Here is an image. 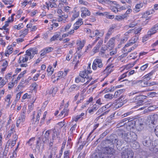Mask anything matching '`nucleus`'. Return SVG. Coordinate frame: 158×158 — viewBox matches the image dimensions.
<instances>
[{"mask_svg": "<svg viewBox=\"0 0 158 158\" xmlns=\"http://www.w3.org/2000/svg\"><path fill=\"white\" fill-rule=\"evenodd\" d=\"M52 153H47L46 154L44 155L43 158H52Z\"/></svg>", "mask_w": 158, "mask_h": 158, "instance_id": "13d9d810", "label": "nucleus"}, {"mask_svg": "<svg viewBox=\"0 0 158 158\" xmlns=\"http://www.w3.org/2000/svg\"><path fill=\"white\" fill-rule=\"evenodd\" d=\"M85 41L84 40L81 41L80 40H77V52L79 53L85 45Z\"/></svg>", "mask_w": 158, "mask_h": 158, "instance_id": "0eeeda50", "label": "nucleus"}, {"mask_svg": "<svg viewBox=\"0 0 158 158\" xmlns=\"http://www.w3.org/2000/svg\"><path fill=\"white\" fill-rule=\"evenodd\" d=\"M114 90V87L111 86L110 88H106L103 90V92L105 93L108 92H112Z\"/></svg>", "mask_w": 158, "mask_h": 158, "instance_id": "4c0bfd02", "label": "nucleus"}, {"mask_svg": "<svg viewBox=\"0 0 158 158\" xmlns=\"http://www.w3.org/2000/svg\"><path fill=\"white\" fill-rule=\"evenodd\" d=\"M60 36V34H58L57 33H55L53 36L51 38L50 40V41L57 40Z\"/></svg>", "mask_w": 158, "mask_h": 158, "instance_id": "72a5a7b5", "label": "nucleus"}, {"mask_svg": "<svg viewBox=\"0 0 158 158\" xmlns=\"http://www.w3.org/2000/svg\"><path fill=\"white\" fill-rule=\"evenodd\" d=\"M78 2L79 5H83L86 6L89 4L88 2L84 0H79Z\"/></svg>", "mask_w": 158, "mask_h": 158, "instance_id": "a18cd8bd", "label": "nucleus"}, {"mask_svg": "<svg viewBox=\"0 0 158 158\" xmlns=\"http://www.w3.org/2000/svg\"><path fill=\"white\" fill-rule=\"evenodd\" d=\"M104 98L108 100H110L114 98V95L111 94H105L104 96Z\"/></svg>", "mask_w": 158, "mask_h": 158, "instance_id": "c03bdc74", "label": "nucleus"}, {"mask_svg": "<svg viewBox=\"0 0 158 158\" xmlns=\"http://www.w3.org/2000/svg\"><path fill=\"white\" fill-rule=\"evenodd\" d=\"M2 66L5 68H6L8 65V62L7 61L3 60L2 61Z\"/></svg>", "mask_w": 158, "mask_h": 158, "instance_id": "0e129e2a", "label": "nucleus"}, {"mask_svg": "<svg viewBox=\"0 0 158 158\" xmlns=\"http://www.w3.org/2000/svg\"><path fill=\"white\" fill-rule=\"evenodd\" d=\"M148 64H145L141 67L139 69V72L144 71L148 68Z\"/></svg>", "mask_w": 158, "mask_h": 158, "instance_id": "8fccbe9b", "label": "nucleus"}, {"mask_svg": "<svg viewBox=\"0 0 158 158\" xmlns=\"http://www.w3.org/2000/svg\"><path fill=\"white\" fill-rule=\"evenodd\" d=\"M108 48L105 45H102V47L100 52L99 53L100 55L103 57H106V51Z\"/></svg>", "mask_w": 158, "mask_h": 158, "instance_id": "f8f14e48", "label": "nucleus"}, {"mask_svg": "<svg viewBox=\"0 0 158 158\" xmlns=\"http://www.w3.org/2000/svg\"><path fill=\"white\" fill-rule=\"evenodd\" d=\"M41 111L40 110H39L37 112V115L36 116V118L35 122V124H37L38 123L39 120L40 118V116L41 115Z\"/></svg>", "mask_w": 158, "mask_h": 158, "instance_id": "7c9ffc66", "label": "nucleus"}, {"mask_svg": "<svg viewBox=\"0 0 158 158\" xmlns=\"http://www.w3.org/2000/svg\"><path fill=\"white\" fill-rule=\"evenodd\" d=\"M139 82L141 84V85L142 87H145L148 86V81H143L140 80Z\"/></svg>", "mask_w": 158, "mask_h": 158, "instance_id": "3c124183", "label": "nucleus"}, {"mask_svg": "<svg viewBox=\"0 0 158 158\" xmlns=\"http://www.w3.org/2000/svg\"><path fill=\"white\" fill-rule=\"evenodd\" d=\"M9 23L8 22L6 21L5 22L4 25L2 27H0V30H2L3 29L7 28L6 27L8 26Z\"/></svg>", "mask_w": 158, "mask_h": 158, "instance_id": "052dcab7", "label": "nucleus"}, {"mask_svg": "<svg viewBox=\"0 0 158 158\" xmlns=\"http://www.w3.org/2000/svg\"><path fill=\"white\" fill-rule=\"evenodd\" d=\"M136 52H134L133 53H132L130 55H129V56L128 57V58H130V59H135V58H136Z\"/></svg>", "mask_w": 158, "mask_h": 158, "instance_id": "de8ad7c7", "label": "nucleus"}, {"mask_svg": "<svg viewBox=\"0 0 158 158\" xmlns=\"http://www.w3.org/2000/svg\"><path fill=\"white\" fill-rule=\"evenodd\" d=\"M132 147L134 149H136L139 147V144L138 143L136 140L135 142H134L133 143H131L130 144Z\"/></svg>", "mask_w": 158, "mask_h": 158, "instance_id": "e433bc0d", "label": "nucleus"}, {"mask_svg": "<svg viewBox=\"0 0 158 158\" xmlns=\"http://www.w3.org/2000/svg\"><path fill=\"white\" fill-rule=\"evenodd\" d=\"M99 107V106L96 104L94 105L91 109L89 110V113L90 114H92Z\"/></svg>", "mask_w": 158, "mask_h": 158, "instance_id": "bb28decb", "label": "nucleus"}, {"mask_svg": "<svg viewBox=\"0 0 158 158\" xmlns=\"http://www.w3.org/2000/svg\"><path fill=\"white\" fill-rule=\"evenodd\" d=\"M14 84L13 82H10L8 84V88L9 89H11L14 86Z\"/></svg>", "mask_w": 158, "mask_h": 158, "instance_id": "774afa93", "label": "nucleus"}, {"mask_svg": "<svg viewBox=\"0 0 158 158\" xmlns=\"http://www.w3.org/2000/svg\"><path fill=\"white\" fill-rule=\"evenodd\" d=\"M88 73H89L85 69L84 70L80 72L79 76L83 78L84 79H87V77H88Z\"/></svg>", "mask_w": 158, "mask_h": 158, "instance_id": "6ab92c4d", "label": "nucleus"}, {"mask_svg": "<svg viewBox=\"0 0 158 158\" xmlns=\"http://www.w3.org/2000/svg\"><path fill=\"white\" fill-rule=\"evenodd\" d=\"M64 158H69V150L66 151L64 153Z\"/></svg>", "mask_w": 158, "mask_h": 158, "instance_id": "5fc2aeb1", "label": "nucleus"}, {"mask_svg": "<svg viewBox=\"0 0 158 158\" xmlns=\"http://www.w3.org/2000/svg\"><path fill=\"white\" fill-rule=\"evenodd\" d=\"M13 51V48L11 45L8 46L6 48L5 53V55L6 56H8L9 55L11 54Z\"/></svg>", "mask_w": 158, "mask_h": 158, "instance_id": "aec40b11", "label": "nucleus"}, {"mask_svg": "<svg viewBox=\"0 0 158 158\" xmlns=\"http://www.w3.org/2000/svg\"><path fill=\"white\" fill-rule=\"evenodd\" d=\"M68 72V70L63 71H59L57 74L59 78H64L67 74Z\"/></svg>", "mask_w": 158, "mask_h": 158, "instance_id": "412c9836", "label": "nucleus"}, {"mask_svg": "<svg viewBox=\"0 0 158 158\" xmlns=\"http://www.w3.org/2000/svg\"><path fill=\"white\" fill-rule=\"evenodd\" d=\"M74 33V31L73 30H71L69 31L68 33H64L62 35V38H64L66 37H68L69 35H73Z\"/></svg>", "mask_w": 158, "mask_h": 158, "instance_id": "c756f323", "label": "nucleus"}, {"mask_svg": "<svg viewBox=\"0 0 158 158\" xmlns=\"http://www.w3.org/2000/svg\"><path fill=\"white\" fill-rule=\"evenodd\" d=\"M12 96L11 94H8L6 95L5 98V103H6L7 105H9L11 103L12 101L10 100Z\"/></svg>", "mask_w": 158, "mask_h": 158, "instance_id": "5701e85b", "label": "nucleus"}, {"mask_svg": "<svg viewBox=\"0 0 158 158\" xmlns=\"http://www.w3.org/2000/svg\"><path fill=\"white\" fill-rule=\"evenodd\" d=\"M0 88H2L7 82L2 77H0Z\"/></svg>", "mask_w": 158, "mask_h": 158, "instance_id": "ea45409f", "label": "nucleus"}, {"mask_svg": "<svg viewBox=\"0 0 158 158\" xmlns=\"http://www.w3.org/2000/svg\"><path fill=\"white\" fill-rule=\"evenodd\" d=\"M148 119L149 123L154 124L155 122L158 119V115L157 114L150 115L148 116Z\"/></svg>", "mask_w": 158, "mask_h": 158, "instance_id": "6e6552de", "label": "nucleus"}, {"mask_svg": "<svg viewBox=\"0 0 158 158\" xmlns=\"http://www.w3.org/2000/svg\"><path fill=\"white\" fill-rule=\"evenodd\" d=\"M100 33L99 31L98 30L92 31H91L90 35L89 36L91 38L94 37L96 35H100Z\"/></svg>", "mask_w": 158, "mask_h": 158, "instance_id": "b1692460", "label": "nucleus"}, {"mask_svg": "<svg viewBox=\"0 0 158 158\" xmlns=\"http://www.w3.org/2000/svg\"><path fill=\"white\" fill-rule=\"evenodd\" d=\"M158 29V25H155L150 29L148 32V35L151 36V35L154 34L156 32V31Z\"/></svg>", "mask_w": 158, "mask_h": 158, "instance_id": "9b49d317", "label": "nucleus"}, {"mask_svg": "<svg viewBox=\"0 0 158 158\" xmlns=\"http://www.w3.org/2000/svg\"><path fill=\"white\" fill-rule=\"evenodd\" d=\"M79 15V11L76 10V8H74L73 11V15L71 18L72 21L74 20L75 19L77 18Z\"/></svg>", "mask_w": 158, "mask_h": 158, "instance_id": "a211bd4d", "label": "nucleus"}, {"mask_svg": "<svg viewBox=\"0 0 158 158\" xmlns=\"http://www.w3.org/2000/svg\"><path fill=\"white\" fill-rule=\"evenodd\" d=\"M143 3L141 2L136 4L133 9V12L134 13H136L139 12L140 10V9L143 7Z\"/></svg>", "mask_w": 158, "mask_h": 158, "instance_id": "9d476101", "label": "nucleus"}, {"mask_svg": "<svg viewBox=\"0 0 158 158\" xmlns=\"http://www.w3.org/2000/svg\"><path fill=\"white\" fill-rule=\"evenodd\" d=\"M112 141L114 142V143H116L117 145L120 146L122 144V143L120 141H118V139H114L112 140Z\"/></svg>", "mask_w": 158, "mask_h": 158, "instance_id": "6e6d98bb", "label": "nucleus"}, {"mask_svg": "<svg viewBox=\"0 0 158 158\" xmlns=\"http://www.w3.org/2000/svg\"><path fill=\"white\" fill-rule=\"evenodd\" d=\"M51 131V130L47 131L44 135V137L45 138V141H47L48 140L49 138V134Z\"/></svg>", "mask_w": 158, "mask_h": 158, "instance_id": "473e14b6", "label": "nucleus"}, {"mask_svg": "<svg viewBox=\"0 0 158 158\" xmlns=\"http://www.w3.org/2000/svg\"><path fill=\"white\" fill-rule=\"evenodd\" d=\"M81 118V117L79 115H78L76 116L73 117V121L77 122L78 120L80 119Z\"/></svg>", "mask_w": 158, "mask_h": 158, "instance_id": "680f3d73", "label": "nucleus"}, {"mask_svg": "<svg viewBox=\"0 0 158 158\" xmlns=\"http://www.w3.org/2000/svg\"><path fill=\"white\" fill-rule=\"evenodd\" d=\"M47 72L49 75H51L54 72V69L51 66L49 65L48 66L47 68Z\"/></svg>", "mask_w": 158, "mask_h": 158, "instance_id": "58836bf2", "label": "nucleus"}, {"mask_svg": "<svg viewBox=\"0 0 158 158\" xmlns=\"http://www.w3.org/2000/svg\"><path fill=\"white\" fill-rule=\"evenodd\" d=\"M68 17V16L65 15H61L59 16L58 17L57 19V21L58 22H61L64 20L63 17L64 18H67Z\"/></svg>", "mask_w": 158, "mask_h": 158, "instance_id": "37998d69", "label": "nucleus"}, {"mask_svg": "<svg viewBox=\"0 0 158 158\" xmlns=\"http://www.w3.org/2000/svg\"><path fill=\"white\" fill-rule=\"evenodd\" d=\"M113 144L111 147H106L103 149V153H97L91 158H109L111 157L115 153V150Z\"/></svg>", "mask_w": 158, "mask_h": 158, "instance_id": "f257e3e1", "label": "nucleus"}, {"mask_svg": "<svg viewBox=\"0 0 158 158\" xmlns=\"http://www.w3.org/2000/svg\"><path fill=\"white\" fill-rule=\"evenodd\" d=\"M12 72H10V73H7L5 76V78L7 82H8L9 81H10L11 79L12 78ZM15 76V75H14L13 76V77H14Z\"/></svg>", "mask_w": 158, "mask_h": 158, "instance_id": "cd10ccee", "label": "nucleus"}, {"mask_svg": "<svg viewBox=\"0 0 158 158\" xmlns=\"http://www.w3.org/2000/svg\"><path fill=\"white\" fill-rule=\"evenodd\" d=\"M85 81V79H84L83 78L81 77L80 76L76 77L75 79V81L77 83H78L80 82H83Z\"/></svg>", "mask_w": 158, "mask_h": 158, "instance_id": "79ce46f5", "label": "nucleus"}, {"mask_svg": "<svg viewBox=\"0 0 158 158\" xmlns=\"http://www.w3.org/2000/svg\"><path fill=\"white\" fill-rule=\"evenodd\" d=\"M112 67L111 65H108L103 70V74H105L106 77L108 76L112 72Z\"/></svg>", "mask_w": 158, "mask_h": 158, "instance_id": "2eb2a0df", "label": "nucleus"}, {"mask_svg": "<svg viewBox=\"0 0 158 158\" xmlns=\"http://www.w3.org/2000/svg\"><path fill=\"white\" fill-rule=\"evenodd\" d=\"M27 34V30L25 29L20 33V42L24 41V39H23L22 37H23Z\"/></svg>", "mask_w": 158, "mask_h": 158, "instance_id": "2f4dec72", "label": "nucleus"}, {"mask_svg": "<svg viewBox=\"0 0 158 158\" xmlns=\"http://www.w3.org/2000/svg\"><path fill=\"white\" fill-rule=\"evenodd\" d=\"M114 104H112L111 103H109L108 104L106 105L105 106H103L100 108L98 110V112H102L105 111L106 110H108V109L112 106H114Z\"/></svg>", "mask_w": 158, "mask_h": 158, "instance_id": "ddd939ff", "label": "nucleus"}, {"mask_svg": "<svg viewBox=\"0 0 158 158\" xmlns=\"http://www.w3.org/2000/svg\"><path fill=\"white\" fill-rule=\"evenodd\" d=\"M154 72L153 71H151L150 72L146 75L144 77L145 78L148 80H149L151 79L154 73Z\"/></svg>", "mask_w": 158, "mask_h": 158, "instance_id": "f704fd0d", "label": "nucleus"}, {"mask_svg": "<svg viewBox=\"0 0 158 158\" xmlns=\"http://www.w3.org/2000/svg\"><path fill=\"white\" fill-rule=\"evenodd\" d=\"M137 45L135 44L131 48L128 50L127 51V53L130 52H131L133 50L137 47Z\"/></svg>", "mask_w": 158, "mask_h": 158, "instance_id": "bf43d9fd", "label": "nucleus"}, {"mask_svg": "<svg viewBox=\"0 0 158 158\" xmlns=\"http://www.w3.org/2000/svg\"><path fill=\"white\" fill-rule=\"evenodd\" d=\"M134 65V64H129L125 65L122 68H123V70L125 69H128L130 68L133 67Z\"/></svg>", "mask_w": 158, "mask_h": 158, "instance_id": "49530a36", "label": "nucleus"}, {"mask_svg": "<svg viewBox=\"0 0 158 158\" xmlns=\"http://www.w3.org/2000/svg\"><path fill=\"white\" fill-rule=\"evenodd\" d=\"M71 8L68 6H64L63 8V10L65 12H68L71 10Z\"/></svg>", "mask_w": 158, "mask_h": 158, "instance_id": "4d7b16f0", "label": "nucleus"}, {"mask_svg": "<svg viewBox=\"0 0 158 158\" xmlns=\"http://www.w3.org/2000/svg\"><path fill=\"white\" fill-rule=\"evenodd\" d=\"M68 114V110L67 109V106H66V105L64 106V109L63 110H62L60 114H59V115L60 116H62L63 114H64V116H67Z\"/></svg>", "mask_w": 158, "mask_h": 158, "instance_id": "4be33fe9", "label": "nucleus"}, {"mask_svg": "<svg viewBox=\"0 0 158 158\" xmlns=\"http://www.w3.org/2000/svg\"><path fill=\"white\" fill-rule=\"evenodd\" d=\"M7 154L6 153L3 152L2 153L0 154V158H6Z\"/></svg>", "mask_w": 158, "mask_h": 158, "instance_id": "338daca9", "label": "nucleus"}, {"mask_svg": "<svg viewBox=\"0 0 158 158\" xmlns=\"http://www.w3.org/2000/svg\"><path fill=\"white\" fill-rule=\"evenodd\" d=\"M26 54L23 57L22 61L23 62H27L28 60V56L30 57V59L32 58L35 54L37 53V51L36 49L32 48L29 49L26 52Z\"/></svg>", "mask_w": 158, "mask_h": 158, "instance_id": "7ed1b4c3", "label": "nucleus"}, {"mask_svg": "<svg viewBox=\"0 0 158 158\" xmlns=\"http://www.w3.org/2000/svg\"><path fill=\"white\" fill-rule=\"evenodd\" d=\"M129 7L131 8V7L130 6L126 5L122 6H120L119 5V7H118V8L119 9V11H120L121 10H125Z\"/></svg>", "mask_w": 158, "mask_h": 158, "instance_id": "c9c22d12", "label": "nucleus"}, {"mask_svg": "<svg viewBox=\"0 0 158 158\" xmlns=\"http://www.w3.org/2000/svg\"><path fill=\"white\" fill-rule=\"evenodd\" d=\"M128 76L127 73L126 72L124 73L121 75L118 78V80L119 81H120L121 80L125 78Z\"/></svg>", "mask_w": 158, "mask_h": 158, "instance_id": "603ef678", "label": "nucleus"}, {"mask_svg": "<svg viewBox=\"0 0 158 158\" xmlns=\"http://www.w3.org/2000/svg\"><path fill=\"white\" fill-rule=\"evenodd\" d=\"M80 10L81 12V15L82 18H85L86 16H89L90 15V12L85 7H81Z\"/></svg>", "mask_w": 158, "mask_h": 158, "instance_id": "423d86ee", "label": "nucleus"}, {"mask_svg": "<svg viewBox=\"0 0 158 158\" xmlns=\"http://www.w3.org/2000/svg\"><path fill=\"white\" fill-rule=\"evenodd\" d=\"M72 25V23H69L66 25L62 27L60 31V32H64L68 31L71 27Z\"/></svg>", "mask_w": 158, "mask_h": 158, "instance_id": "f3484780", "label": "nucleus"}, {"mask_svg": "<svg viewBox=\"0 0 158 158\" xmlns=\"http://www.w3.org/2000/svg\"><path fill=\"white\" fill-rule=\"evenodd\" d=\"M115 40V38L113 37L110 39L107 43V47L110 50H111L114 47Z\"/></svg>", "mask_w": 158, "mask_h": 158, "instance_id": "4468645a", "label": "nucleus"}, {"mask_svg": "<svg viewBox=\"0 0 158 158\" xmlns=\"http://www.w3.org/2000/svg\"><path fill=\"white\" fill-rule=\"evenodd\" d=\"M103 66V64L102 60L100 59H95L93 63L92 69L94 70H98L99 69H101Z\"/></svg>", "mask_w": 158, "mask_h": 158, "instance_id": "20e7f679", "label": "nucleus"}, {"mask_svg": "<svg viewBox=\"0 0 158 158\" xmlns=\"http://www.w3.org/2000/svg\"><path fill=\"white\" fill-rule=\"evenodd\" d=\"M134 153L130 149L127 148L123 150L121 153V158H133Z\"/></svg>", "mask_w": 158, "mask_h": 158, "instance_id": "39448f33", "label": "nucleus"}, {"mask_svg": "<svg viewBox=\"0 0 158 158\" xmlns=\"http://www.w3.org/2000/svg\"><path fill=\"white\" fill-rule=\"evenodd\" d=\"M79 89V87L75 85H72L68 89V92H71L73 91Z\"/></svg>", "mask_w": 158, "mask_h": 158, "instance_id": "a878e982", "label": "nucleus"}, {"mask_svg": "<svg viewBox=\"0 0 158 158\" xmlns=\"http://www.w3.org/2000/svg\"><path fill=\"white\" fill-rule=\"evenodd\" d=\"M124 91V89H121L116 91L114 95V98H116L119 96Z\"/></svg>", "mask_w": 158, "mask_h": 158, "instance_id": "c85d7f7f", "label": "nucleus"}, {"mask_svg": "<svg viewBox=\"0 0 158 158\" xmlns=\"http://www.w3.org/2000/svg\"><path fill=\"white\" fill-rule=\"evenodd\" d=\"M122 137L124 141L130 144L136 140L137 135L134 132H131L129 133H122Z\"/></svg>", "mask_w": 158, "mask_h": 158, "instance_id": "f03ea898", "label": "nucleus"}, {"mask_svg": "<svg viewBox=\"0 0 158 158\" xmlns=\"http://www.w3.org/2000/svg\"><path fill=\"white\" fill-rule=\"evenodd\" d=\"M83 23V22L82 21V19H79L74 24L75 25L78 26L80 27L82 25Z\"/></svg>", "mask_w": 158, "mask_h": 158, "instance_id": "09e8293b", "label": "nucleus"}, {"mask_svg": "<svg viewBox=\"0 0 158 158\" xmlns=\"http://www.w3.org/2000/svg\"><path fill=\"white\" fill-rule=\"evenodd\" d=\"M14 15V14L12 15L9 18L8 20L6 21L8 22L9 23H10L13 22L14 20L13 17Z\"/></svg>", "mask_w": 158, "mask_h": 158, "instance_id": "e2e57ef3", "label": "nucleus"}, {"mask_svg": "<svg viewBox=\"0 0 158 158\" xmlns=\"http://www.w3.org/2000/svg\"><path fill=\"white\" fill-rule=\"evenodd\" d=\"M53 50V48L52 47H46L41 51L40 55L41 56H43L46 54L52 51Z\"/></svg>", "mask_w": 158, "mask_h": 158, "instance_id": "1a4fd4ad", "label": "nucleus"}, {"mask_svg": "<svg viewBox=\"0 0 158 158\" xmlns=\"http://www.w3.org/2000/svg\"><path fill=\"white\" fill-rule=\"evenodd\" d=\"M119 7V5H117V7L114 6L112 7V8L111 9V10L113 12L117 13L118 11H119V9L118 8V7Z\"/></svg>", "mask_w": 158, "mask_h": 158, "instance_id": "864d4df0", "label": "nucleus"}, {"mask_svg": "<svg viewBox=\"0 0 158 158\" xmlns=\"http://www.w3.org/2000/svg\"><path fill=\"white\" fill-rule=\"evenodd\" d=\"M57 91V87H52L50 89L47 90L46 93L47 94H52V96L54 97Z\"/></svg>", "mask_w": 158, "mask_h": 158, "instance_id": "dca6fc26", "label": "nucleus"}, {"mask_svg": "<svg viewBox=\"0 0 158 158\" xmlns=\"http://www.w3.org/2000/svg\"><path fill=\"white\" fill-rule=\"evenodd\" d=\"M113 104L114 105V106L115 108V109L121 107L123 105V103L122 102H120V99L117 101L116 103H114Z\"/></svg>", "mask_w": 158, "mask_h": 158, "instance_id": "393cba45", "label": "nucleus"}, {"mask_svg": "<svg viewBox=\"0 0 158 158\" xmlns=\"http://www.w3.org/2000/svg\"><path fill=\"white\" fill-rule=\"evenodd\" d=\"M73 52L72 50H70L68 54H67L66 57V60L68 61H69L71 59L73 56Z\"/></svg>", "mask_w": 158, "mask_h": 158, "instance_id": "a19ab883", "label": "nucleus"}, {"mask_svg": "<svg viewBox=\"0 0 158 158\" xmlns=\"http://www.w3.org/2000/svg\"><path fill=\"white\" fill-rule=\"evenodd\" d=\"M142 28H139L135 30H134V34L135 35L137 34H138L139 33L141 30Z\"/></svg>", "mask_w": 158, "mask_h": 158, "instance_id": "69168bd1", "label": "nucleus"}]
</instances>
